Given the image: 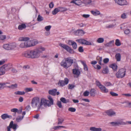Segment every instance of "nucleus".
<instances>
[{
  "label": "nucleus",
  "mask_w": 131,
  "mask_h": 131,
  "mask_svg": "<svg viewBox=\"0 0 131 131\" xmlns=\"http://www.w3.org/2000/svg\"><path fill=\"white\" fill-rule=\"evenodd\" d=\"M75 87V85L73 84H69L68 85V87L69 89H72Z\"/></svg>",
  "instance_id": "56"
},
{
  "label": "nucleus",
  "mask_w": 131,
  "mask_h": 131,
  "mask_svg": "<svg viewBox=\"0 0 131 131\" xmlns=\"http://www.w3.org/2000/svg\"><path fill=\"white\" fill-rule=\"evenodd\" d=\"M14 94L16 95H24L25 94V92L24 91H18L15 92H14Z\"/></svg>",
  "instance_id": "32"
},
{
  "label": "nucleus",
  "mask_w": 131,
  "mask_h": 131,
  "mask_svg": "<svg viewBox=\"0 0 131 131\" xmlns=\"http://www.w3.org/2000/svg\"><path fill=\"white\" fill-rule=\"evenodd\" d=\"M57 91V90L56 89H54L49 90L48 91V93L50 94L53 96H55L56 95Z\"/></svg>",
  "instance_id": "19"
},
{
  "label": "nucleus",
  "mask_w": 131,
  "mask_h": 131,
  "mask_svg": "<svg viewBox=\"0 0 131 131\" xmlns=\"http://www.w3.org/2000/svg\"><path fill=\"white\" fill-rule=\"evenodd\" d=\"M37 20L38 21H40L43 20V18L40 15H39L38 16Z\"/></svg>",
  "instance_id": "45"
},
{
  "label": "nucleus",
  "mask_w": 131,
  "mask_h": 131,
  "mask_svg": "<svg viewBox=\"0 0 131 131\" xmlns=\"http://www.w3.org/2000/svg\"><path fill=\"white\" fill-rule=\"evenodd\" d=\"M59 12V10L58 8H56L52 11V13L53 15L56 14L58 12Z\"/></svg>",
  "instance_id": "38"
},
{
  "label": "nucleus",
  "mask_w": 131,
  "mask_h": 131,
  "mask_svg": "<svg viewBox=\"0 0 131 131\" xmlns=\"http://www.w3.org/2000/svg\"><path fill=\"white\" fill-rule=\"evenodd\" d=\"M81 62L83 66L84 70L85 71H88V68L87 65L86 64L85 62L83 61H81Z\"/></svg>",
  "instance_id": "25"
},
{
  "label": "nucleus",
  "mask_w": 131,
  "mask_h": 131,
  "mask_svg": "<svg viewBox=\"0 0 131 131\" xmlns=\"http://www.w3.org/2000/svg\"><path fill=\"white\" fill-rule=\"evenodd\" d=\"M70 3H74L77 5H79L81 4L82 2L80 0H72Z\"/></svg>",
  "instance_id": "15"
},
{
  "label": "nucleus",
  "mask_w": 131,
  "mask_h": 131,
  "mask_svg": "<svg viewBox=\"0 0 131 131\" xmlns=\"http://www.w3.org/2000/svg\"><path fill=\"white\" fill-rule=\"evenodd\" d=\"M78 50L80 52H83L84 51V50L83 49V47L82 46L80 47L79 48Z\"/></svg>",
  "instance_id": "64"
},
{
  "label": "nucleus",
  "mask_w": 131,
  "mask_h": 131,
  "mask_svg": "<svg viewBox=\"0 0 131 131\" xmlns=\"http://www.w3.org/2000/svg\"><path fill=\"white\" fill-rule=\"evenodd\" d=\"M76 41L82 44L86 45H91V43L90 42L82 39H77L76 40Z\"/></svg>",
  "instance_id": "8"
},
{
  "label": "nucleus",
  "mask_w": 131,
  "mask_h": 131,
  "mask_svg": "<svg viewBox=\"0 0 131 131\" xmlns=\"http://www.w3.org/2000/svg\"><path fill=\"white\" fill-rule=\"evenodd\" d=\"M109 71L107 68H104L102 72L104 74H107L108 72Z\"/></svg>",
  "instance_id": "46"
},
{
  "label": "nucleus",
  "mask_w": 131,
  "mask_h": 131,
  "mask_svg": "<svg viewBox=\"0 0 131 131\" xmlns=\"http://www.w3.org/2000/svg\"><path fill=\"white\" fill-rule=\"evenodd\" d=\"M9 45L10 50L14 49L17 46L15 42L9 43Z\"/></svg>",
  "instance_id": "22"
},
{
  "label": "nucleus",
  "mask_w": 131,
  "mask_h": 131,
  "mask_svg": "<svg viewBox=\"0 0 131 131\" xmlns=\"http://www.w3.org/2000/svg\"><path fill=\"white\" fill-rule=\"evenodd\" d=\"M33 46H34L38 43V41L36 40H32Z\"/></svg>",
  "instance_id": "51"
},
{
  "label": "nucleus",
  "mask_w": 131,
  "mask_h": 131,
  "mask_svg": "<svg viewBox=\"0 0 131 131\" xmlns=\"http://www.w3.org/2000/svg\"><path fill=\"white\" fill-rule=\"evenodd\" d=\"M110 67L112 68L114 71H116L117 68V65L115 63H114L110 65Z\"/></svg>",
  "instance_id": "29"
},
{
  "label": "nucleus",
  "mask_w": 131,
  "mask_h": 131,
  "mask_svg": "<svg viewBox=\"0 0 131 131\" xmlns=\"http://www.w3.org/2000/svg\"><path fill=\"white\" fill-rule=\"evenodd\" d=\"M118 125H126V123L125 122H124L122 119L118 120L117 121Z\"/></svg>",
  "instance_id": "27"
},
{
  "label": "nucleus",
  "mask_w": 131,
  "mask_h": 131,
  "mask_svg": "<svg viewBox=\"0 0 131 131\" xmlns=\"http://www.w3.org/2000/svg\"><path fill=\"white\" fill-rule=\"evenodd\" d=\"M115 45L117 46H119L121 45V43L120 40L118 39H116L115 40Z\"/></svg>",
  "instance_id": "43"
},
{
  "label": "nucleus",
  "mask_w": 131,
  "mask_h": 131,
  "mask_svg": "<svg viewBox=\"0 0 131 131\" xmlns=\"http://www.w3.org/2000/svg\"><path fill=\"white\" fill-rule=\"evenodd\" d=\"M18 125L16 124H14L13 121H11L9 126L7 127V131H11L10 128H12L14 131H15L18 127Z\"/></svg>",
  "instance_id": "5"
},
{
  "label": "nucleus",
  "mask_w": 131,
  "mask_h": 131,
  "mask_svg": "<svg viewBox=\"0 0 131 131\" xmlns=\"http://www.w3.org/2000/svg\"><path fill=\"white\" fill-rule=\"evenodd\" d=\"M90 130L92 131H101L102 129L101 128H97L94 127L90 128Z\"/></svg>",
  "instance_id": "28"
},
{
  "label": "nucleus",
  "mask_w": 131,
  "mask_h": 131,
  "mask_svg": "<svg viewBox=\"0 0 131 131\" xmlns=\"http://www.w3.org/2000/svg\"><path fill=\"white\" fill-rule=\"evenodd\" d=\"M1 117L2 119L4 120L7 118H11L12 116L8 115L7 114H4L1 115Z\"/></svg>",
  "instance_id": "16"
},
{
  "label": "nucleus",
  "mask_w": 131,
  "mask_h": 131,
  "mask_svg": "<svg viewBox=\"0 0 131 131\" xmlns=\"http://www.w3.org/2000/svg\"><path fill=\"white\" fill-rule=\"evenodd\" d=\"M29 39V38L28 37H21L19 38L18 40L20 41H24L27 42Z\"/></svg>",
  "instance_id": "20"
},
{
  "label": "nucleus",
  "mask_w": 131,
  "mask_h": 131,
  "mask_svg": "<svg viewBox=\"0 0 131 131\" xmlns=\"http://www.w3.org/2000/svg\"><path fill=\"white\" fill-rule=\"evenodd\" d=\"M23 118V116H19L16 118V121L17 122H19L21 121Z\"/></svg>",
  "instance_id": "37"
},
{
  "label": "nucleus",
  "mask_w": 131,
  "mask_h": 131,
  "mask_svg": "<svg viewBox=\"0 0 131 131\" xmlns=\"http://www.w3.org/2000/svg\"><path fill=\"white\" fill-rule=\"evenodd\" d=\"M17 85L16 84H14L10 85L9 86V89H15L17 88Z\"/></svg>",
  "instance_id": "40"
},
{
  "label": "nucleus",
  "mask_w": 131,
  "mask_h": 131,
  "mask_svg": "<svg viewBox=\"0 0 131 131\" xmlns=\"http://www.w3.org/2000/svg\"><path fill=\"white\" fill-rule=\"evenodd\" d=\"M48 99L49 101L48 102V106H50L51 105H52L53 104V102L52 98L49 95L48 96Z\"/></svg>",
  "instance_id": "17"
},
{
  "label": "nucleus",
  "mask_w": 131,
  "mask_h": 131,
  "mask_svg": "<svg viewBox=\"0 0 131 131\" xmlns=\"http://www.w3.org/2000/svg\"><path fill=\"white\" fill-rule=\"evenodd\" d=\"M74 34L77 36H81L85 34L84 31L82 29H78L74 31Z\"/></svg>",
  "instance_id": "12"
},
{
  "label": "nucleus",
  "mask_w": 131,
  "mask_h": 131,
  "mask_svg": "<svg viewBox=\"0 0 131 131\" xmlns=\"http://www.w3.org/2000/svg\"><path fill=\"white\" fill-rule=\"evenodd\" d=\"M3 66L6 71H7L9 70L12 67V65L10 64H5Z\"/></svg>",
  "instance_id": "18"
},
{
  "label": "nucleus",
  "mask_w": 131,
  "mask_h": 131,
  "mask_svg": "<svg viewBox=\"0 0 131 131\" xmlns=\"http://www.w3.org/2000/svg\"><path fill=\"white\" fill-rule=\"evenodd\" d=\"M26 43L27 48L33 46L32 40L28 41L26 42Z\"/></svg>",
  "instance_id": "34"
},
{
  "label": "nucleus",
  "mask_w": 131,
  "mask_h": 131,
  "mask_svg": "<svg viewBox=\"0 0 131 131\" xmlns=\"http://www.w3.org/2000/svg\"><path fill=\"white\" fill-rule=\"evenodd\" d=\"M69 111L71 112H74L76 111V109L75 108L72 107H69L68 109Z\"/></svg>",
  "instance_id": "47"
},
{
  "label": "nucleus",
  "mask_w": 131,
  "mask_h": 131,
  "mask_svg": "<svg viewBox=\"0 0 131 131\" xmlns=\"http://www.w3.org/2000/svg\"><path fill=\"white\" fill-rule=\"evenodd\" d=\"M115 3L120 5H123L127 4L126 0H114Z\"/></svg>",
  "instance_id": "13"
},
{
  "label": "nucleus",
  "mask_w": 131,
  "mask_h": 131,
  "mask_svg": "<svg viewBox=\"0 0 131 131\" xmlns=\"http://www.w3.org/2000/svg\"><path fill=\"white\" fill-rule=\"evenodd\" d=\"M97 58L98 59L99 61V63L100 65H102V58L99 57H97Z\"/></svg>",
  "instance_id": "55"
},
{
  "label": "nucleus",
  "mask_w": 131,
  "mask_h": 131,
  "mask_svg": "<svg viewBox=\"0 0 131 131\" xmlns=\"http://www.w3.org/2000/svg\"><path fill=\"white\" fill-rule=\"evenodd\" d=\"M49 101L46 100L44 98H42L40 100V105H39L40 107V108L42 107V105H43L44 106H48V102Z\"/></svg>",
  "instance_id": "7"
},
{
  "label": "nucleus",
  "mask_w": 131,
  "mask_h": 131,
  "mask_svg": "<svg viewBox=\"0 0 131 131\" xmlns=\"http://www.w3.org/2000/svg\"><path fill=\"white\" fill-rule=\"evenodd\" d=\"M72 72L73 73L78 76H79L80 74V72L78 69H73Z\"/></svg>",
  "instance_id": "23"
},
{
  "label": "nucleus",
  "mask_w": 131,
  "mask_h": 131,
  "mask_svg": "<svg viewBox=\"0 0 131 131\" xmlns=\"http://www.w3.org/2000/svg\"><path fill=\"white\" fill-rule=\"evenodd\" d=\"M100 86L99 88L102 92L105 93L108 92V89L106 88L104 86L102 85Z\"/></svg>",
  "instance_id": "14"
},
{
  "label": "nucleus",
  "mask_w": 131,
  "mask_h": 131,
  "mask_svg": "<svg viewBox=\"0 0 131 131\" xmlns=\"http://www.w3.org/2000/svg\"><path fill=\"white\" fill-rule=\"evenodd\" d=\"M4 88H9L10 83L9 82H6L3 83Z\"/></svg>",
  "instance_id": "39"
},
{
  "label": "nucleus",
  "mask_w": 131,
  "mask_h": 131,
  "mask_svg": "<svg viewBox=\"0 0 131 131\" xmlns=\"http://www.w3.org/2000/svg\"><path fill=\"white\" fill-rule=\"evenodd\" d=\"M122 19H125L127 18V15L125 13H124L122 14L121 17Z\"/></svg>",
  "instance_id": "63"
},
{
  "label": "nucleus",
  "mask_w": 131,
  "mask_h": 131,
  "mask_svg": "<svg viewBox=\"0 0 131 131\" xmlns=\"http://www.w3.org/2000/svg\"><path fill=\"white\" fill-rule=\"evenodd\" d=\"M4 67L3 66L0 68V72L1 73L0 74H1V75L4 74L6 71Z\"/></svg>",
  "instance_id": "30"
},
{
  "label": "nucleus",
  "mask_w": 131,
  "mask_h": 131,
  "mask_svg": "<svg viewBox=\"0 0 131 131\" xmlns=\"http://www.w3.org/2000/svg\"><path fill=\"white\" fill-rule=\"evenodd\" d=\"M31 103L32 106L34 108H37V110L40 109V107H39L40 100L38 97H35L32 99Z\"/></svg>",
  "instance_id": "3"
},
{
  "label": "nucleus",
  "mask_w": 131,
  "mask_h": 131,
  "mask_svg": "<svg viewBox=\"0 0 131 131\" xmlns=\"http://www.w3.org/2000/svg\"><path fill=\"white\" fill-rule=\"evenodd\" d=\"M64 120L63 119H58V124H61L64 121Z\"/></svg>",
  "instance_id": "57"
},
{
  "label": "nucleus",
  "mask_w": 131,
  "mask_h": 131,
  "mask_svg": "<svg viewBox=\"0 0 131 131\" xmlns=\"http://www.w3.org/2000/svg\"><path fill=\"white\" fill-rule=\"evenodd\" d=\"M109 124L111 125V126H118L117 123V122H110Z\"/></svg>",
  "instance_id": "42"
},
{
  "label": "nucleus",
  "mask_w": 131,
  "mask_h": 131,
  "mask_svg": "<svg viewBox=\"0 0 131 131\" xmlns=\"http://www.w3.org/2000/svg\"><path fill=\"white\" fill-rule=\"evenodd\" d=\"M72 45V47L74 49H76L77 48V45L76 43L74 41L73 42V43Z\"/></svg>",
  "instance_id": "54"
},
{
  "label": "nucleus",
  "mask_w": 131,
  "mask_h": 131,
  "mask_svg": "<svg viewBox=\"0 0 131 131\" xmlns=\"http://www.w3.org/2000/svg\"><path fill=\"white\" fill-rule=\"evenodd\" d=\"M26 27V25L24 24H22L21 25L18 26V28L19 30H21L25 28Z\"/></svg>",
  "instance_id": "33"
},
{
  "label": "nucleus",
  "mask_w": 131,
  "mask_h": 131,
  "mask_svg": "<svg viewBox=\"0 0 131 131\" xmlns=\"http://www.w3.org/2000/svg\"><path fill=\"white\" fill-rule=\"evenodd\" d=\"M117 61H120L121 59V55L119 53H117L115 55Z\"/></svg>",
  "instance_id": "36"
},
{
  "label": "nucleus",
  "mask_w": 131,
  "mask_h": 131,
  "mask_svg": "<svg viewBox=\"0 0 131 131\" xmlns=\"http://www.w3.org/2000/svg\"><path fill=\"white\" fill-rule=\"evenodd\" d=\"M77 25L79 27L82 28L85 26V25L84 24L82 23L78 24H77Z\"/></svg>",
  "instance_id": "53"
},
{
  "label": "nucleus",
  "mask_w": 131,
  "mask_h": 131,
  "mask_svg": "<svg viewBox=\"0 0 131 131\" xmlns=\"http://www.w3.org/2000/svg\"><path fill=\"white\" fill-rule=\"evenodd\" d=\"M58 8L59 9V11H66L67 10L66 9L63 7H59Z\"/></svg>",
  "instance_id": "59"
},
{
  "label": "nucleus",
  "mask_w": 131,
  "mask_h": 131,
  "mask_svg": "<svg viewBox=\"0 0 131 131\" xmlns=\"http://www.w3.org/2000/svg\"><path fill=\"white\" fill-rule=\"evenodd\" d=\"M24 90L26 92H27L32 91L33 89L31 88H27L25 89Z\"/></svg>",
  "instance_id": "52"
},
{
  "label": "nucleus",
  "mask_w": 131,
  "mask_h": 131,
  "mask_svg": "<svg viewBox=\"0 0 131 131\" xmlns=\"http://www.w3.org/2000/svg\"><path fill=\"white\" fill-rule=\"evenodd\" d=\"M116 24H112L107 26H106L107 28H112L114 27L115 25Z\"/></svg>",
  "instance_id": "62"
},
{
  "label": "nucleus",
  "mask_w": 131,
  "mask_h": 131,
  "mask_svg": "<svg viewBox=\"0 0 131 131\" xmlns=\"http://www.w3.org/2000/svg\"><path fill=\"white\" fill-rule=\"evenodd\" d=\"M19 47L22 48H27L26 42H21L19 45Z\"/></svg>",
  "instance_id": "26"
},
{
  "label": "nucleus",
  "mask_w": 131,
  "mask_h": 131,
  "mask_svg": "<svg viewBox=\"0 0 131 131\" xmlns=\"http://www.w3.org/2000/svg\"><path fill=\"white\" fill-rule=\"evenodd\" d=\"M60 100L62 102L64 103H67L69 101V99L66 100L65 98L63 97L61 98Z\"/></svg>",
  "instance_id": "35"
},
{
  "label": "nucleus",
  "mask_w": 131,
  "mask_h": 131,
  "mask_svg": "<svg viewBox=\"0 0 131 131\" xmlns=\"http://www.w3.org/2000/svg\"><path fill=\"white\" fill-rule=\"evenodd\" d=\"M91 13L94 16H96L100 15V12L97 10L91 11Z\"/></svg>",
  "instance_id": "21"
},
{
  "label": "nucleus",
  "mask_w": 131,
  "mask_h": 131,
  "mask_svg": "<svg viewBox=\"0 0 131 131\" xmlns=\"http://www.w3.org/2000/svg\"><path fill=\"white\" fill-rule=\"evenodd\" d=\"M6 38V37L5 35H0V40H3Z\"/></svg>",
  "instance_id": "58"
},
{
  "label": "nucleus",
  "mask_w": 131,
  "mask_h": 131,
  "mask_svg": "<svg viewBox=\"0 0 131 131\" xmlns=\"http://www.w3.org/2000/svg\"><path fill=\"white\" fill-rule=\"evenodd\" d=\"M95 90L94 89H92L90 91V93L91 96H95Z\"/></svg>",
  "instance_id": "44"
},
{
  "label": "nucleus",
  "mask_w": 131,
  "mask_h": 131,
  "mask_svg": "<svg viewBox=\"0 0 131 131\" xmlns=\"http://www.w3.org/2000/svg\"><path fill=\"white\" fill-rule=\"evenodd\" d=\"M92 1L91 0H85L84 1V3L86 5H88L91 3Z\"/></svg>",
  "instance_id": "48"
},
{
  "label": "nucleus",
  "mask_w": 131,
  "mask_h": 131,
  "mask_svg": "<svg viewBox=\"0 0 131 131\" xmlns=\"http://www.w3.org/2000/svg\"><path fill=\"white\" fill-rule=\"evenodd\" d=\"M110 94L113 96H117L118 95V94L113 92H111Z\"/></svg>",
  "instance_id": "61"
},
{
  "label": "nucleus",
  "mask_w": 131,
  "mask_h": 131,
  "mask_svg": "<svg viewBox=\"0 0 131 131\" xmlns=\"http://www.w3.org/2000/svg\"><path fill=\"white\" fill-rule=\"evenodd\" d=\"M3 48L7 50H10V48L9 46V43L6 44H5L3 45Z\"/></svg>",
  "instance_id": "24"
},
{
  "label": "nucleus",
  "mask_w": 131,
  "mask_h": 131,
  "mask_svg": "<svg viewBox=\"0 0 131 131\" xmlns=\"http://www.w3.org/2000/svg\"><path fill=\"white\" fill-rule=\"evenodd\" d=\"M126 70L125 68L120 69L116 74V77L118 78H122L126 75Z\"/></svg>",
  "instance_id": "4"
},
{
  "label": "nucleus",
  "mask_w": 131,
  "mask_h": 131,
  "mask_svg": "<svg viewBox=\"0 0 131 131\" xmlns=\"http://www.w3.org/2000/svg\"><path fill=\"white\" fill-rule=\"evenodd\" d=\"M59 46L69 53H74L73 50L70 47L66 45L60 43L59 44Z\"/></svg>",
  "instance_id": "6"
},
{
  "label": "nucleus",
  "mask_w": 131,
  "mask_h": 131,
  "mask_svg": "<svg viewBox=\"0 0 131 131\" xmlns=\"http://www.w3.org/2000/svg\"><path fill=\"white\" fill-rule=\"evenodd\" d=\"M73 63V60L71 57L66 58L62 60L60 65L62 67L67 69L70 67Z\"/></svg>",
  "instance_id": "2"
},
{
  "label": "nucleus",
  "mask_w": 131,
  "mask_h": 131,
  "mask_svg": "<svg viewBox=\"0 0 131 131\" xmlns=\"http://www.w3.org/2000/svg\"><path fill=\"white\" fill-rule=\"evenodd\" d=\"M105 113H106L107 115L110 117L114 116L116 115V113L111 109L106 111L105 112Z\"/></svg>",
  "instance_id": "10"
},
{
  "label": "nucleus",
  "mask_w": 131,
  "mask_h": 131,
  "mask_svg": "<svg viewBox=\"0 0 131 131\" xmlns=\"http://www.w3.org/2000/svg\"><path fill=\"white\" fill-rule=\"evenodd\" d=\"M104 40V39L102 38H98L96 41V42L99 43H103Z\"/></svg>",
  "instance_id": "41"
},
{
  "label": "nucleus",
  "mask_w": 131,
  "mask_h": 131,
  "mask_svg": "<svg viewBox=\"0 0 131 131\" xmlns=\"http://www.w3.org/2000/svg\"><path fill=\"white\" fill-rule=\"evenodd\" d=\"M69 80L67 78H65L64 81L60 80L58 83V85L60 86H63L67 84L69 82Z\"/></svg>",
  "instance_id": "9"
},
{
  "label": "nucleus",
  "mask_w": 131,
  "mask_h": 131,
  "mask_svg": "<svg viewBox=\"0 0 131 131\" xmlns=\"http://www.w3.org/2000/svg\"><path fill=\"white\" fill-rule=\"evenodd\" d=\"M46 48L42 47H40L31 50L32 58L35 59L39 58L41 55V53L43 51H45Z\"/></svg>",
  "instance_id": "1"
},
{
  "label": "nucleus",
  "mask_w": 131,
  "mask_h": 131,
  "mask_svg": "<svg viewBox=\"0 0 131 131\" xmlns=\"http://www.w3.org/2000/svg\"><path fill=\"white\" fill-rule=\"evenodd\" d=\"M114 41L113 40L110 41L108 42L105 45L106 47H111L113 46L114 45Z\"/></svg>",
  "instance_id": "31"
},
{
  "label": "nucleus",
  "mask_w": 131,
  "mask_h": 131,
  "mask_svg": "<svg viewBox=\"0 0 131 131\" xmlns=\"http://www.w3.org/2000/svg\"><path fill=\"white\" fill-rule=\"evenodd\" d=\"M130 31L129 29H127L124 30V33L126 35L129 34L130 32Z\"/></svg>",
  "instance_id": "50"
},
{
  "label": "nucleus",
  "mask_w": 131,
  "mask_h": 131,
  "mask_svg": "<svg viewBox=\"0 0 131 131\" xmlns=\"http://www.w3.org/2000/svg\"><path fill=\"white\" fill-rule=\"evenodd\" d=\"M31 50L27 51L23 53V55L26 58H32Z\"/></svg>",
  "instance_id": "11"
},
{
  "label": "nucleus",
  "mask_w": 131,
  "mask_h": 131,
  "mask_svg": "<svg viewBox=\"0 0 131 131\" xmlns=\"http://www.w3.org/2000/svg\"><path fill=\"white\" fill-rule=\"evenodd\" d=\"M89 93L90 92H89L86 91L84 92L83 95L85 96H87L89 95Z\"/></svg>",
  "instance_id": "60"
},
{
  "label": "nucleus",
  "mask_w": 131,
  "mask_h": 131,
  "mask_svg": "<svg viewBox=\"0 0 131 131\" xmlns=\"http://www.w3.org/2000/svg\"><path fill=\"white\" fill-rule=\"evenodd\" d=\"M51 26L50 25H49L48 26H46L45 27V29L46 30V31H50V30L51 28Z\"/></svg>",
  "instance_id": "49"
}]
</instances>
